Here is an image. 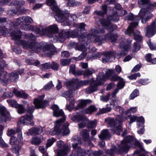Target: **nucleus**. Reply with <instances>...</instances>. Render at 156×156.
Masks as SVG:
<instances>
[{"mask_svg":"<svg viewBox=\"0 0 156 156\" xmlns=\"http://www.w3.org/2000/svg\"><path fill=\"white\" fill-rule=\"evenodd\" d=\"M150 0H138V4L142 8L149 4Z\"/></svg>","mask_w":156,"mask_h":156,"instance_id":"34","label":"nucleus"},{"mask_svg":"<svg viewBox=\"0 0 156 156\" xmlns=\"http://www.w3.org/2000/svg\"><path fill=\"white\" fill-rule=\"evenodd\" d=\"M140 44L137 42H136L134 44V46L133 47V50L134 52L137 51L140 48Z\"/></svg>","mask_w":156,"mask_h":156,"instance_id":"56","label":"nucleus"},{"mask_svg":"<svg viewBox=\"0 0 156 156\" xmlns=\"http://www.w3.org/2000/svg\"><path fill=\"white\" fill-rule=\"evenodd\" d=\"M42 51L44 55L48 57H50L53 55L54 49L48 45H46L43 47Z\"/></svg>","mask_w":156,"mask_h":156,"instance_id":"24","label":"nucleus"},{"mask_svg":"<svg viewBox=\"0 0 156 156\" xmlns=\"http://www.w3.org/2000/svg\"><path fill=\"white\" fill-rule=\"evenodd\" d=\"M72 147L77 151V154L78 156H84L86 154L91 156L93 153L91 150H87L86 152L83 151L80 146H78L77 143L73 144Z\"/></svg>","mask_w":156,"mask_h":156,"instance_id":"14","label":"nucleus"},{"mask_svg":"<svg viewBox=\"0 0 156 156\" xmlns=\"http://www.w3.org/2000/svg\"><path fill=\"white\" fill-rule=\"evenodd\" d=\"M95 71L92 69H88L83 72V75L84 76H88L94 73Z\"/></svg>","mask_w":156,"mask_h":156,"instance_id":"39","label":"nucleus"},{"mask_svg":"<svg viewBox=\"0 0 156 156\" xmlns=\"http://www.w3.org/2000/svg\"><path fill=\"white\" fill-rule=\"evenodd\" d=\"M132 40H128L127 42L128 44H125V42H126L125 40L124 41H122L120 43L119 47L122 49V51L121 52L118 53V58H120L123 55L126 54V51H127L130 48L129 44L131 42Z\"/></svg>","mask_w":156,"mask_h":156,"instance_id":"12","label":"nucleus"},{"mask_svg":"<svg viewBox=\"0 0 156 156\" xmlns=\"http://www.w3.org/2000/svg\"><path fill=\"white\" fill-rule=\"evenodd\" d=\"M22 21L27 23H32L33 22L32 19L30 17L26 16L22 17Z\"/></svg>","mask_w":156,"mask_h":156,"instance_id":"42","label":"nucleus"},{"mask_svg":"<svg viewBox=\"0 0 156 156\" xmlns=\"http://www.w3.org/2000/svg\"><path fill=\"white\" fill-rule=\"evenodd\" d=\"M140 76V74L139 73H138L129 76H128V78L130 80H133L136 79L137 77H139Z\"/></svg>","mask_w":156,"mask_h":156,"instance_id":"59","label":"nucleus"},{"mask_svg":"<svg viewBox=\"0 0 156 156\" xmlns=\"http://www.w3.org/2000/svg\"><path fill=\"white\" fill-rule=\"evenodd\" d=\"M51 68V64L50 63H46L42 64L41 66V69L42 70H45L49 69Z\"/></svg>","mask_w":156,"mask_h":156,"instance_id":"52","label":"nucleus"},{"mask_svg":"<svg viewBox=\"0 0 156 156\" xmlns=\"http://www.w3.org/2000/svg\"><path fill=\"white\" fill-rule=\"evenodd\" d=\"M105 120L111 126V130L113 133H115L118 135H120V132L122 131V126L120 125L115 126V122L114 119L108 118L106 119Z\"/></svg>","mask_w":156,"mask_h":156,"instance_id":"9","label":"nucleus"},{"mask_svg":"<svg viewBox=\"0 0 156 156\" xmlns=\"http://www.w3.org/2000/svg\"><path fill=\"white\" fill-rule=\"evenodd\" d=\"M105 39L111 40L112 42L115 41L117 39V37L111 34H109L106 35Z\"/></svg>","mask_w":156,"mask_h":156,"instance_id":"40","label":"nucleus"},{"mask_svg":"<svg viewBox=\"0 0 156 156\" xmlns=\"http://www.w3.org/2000/svg\"><path fill=\"white\" fill-rule=\"evenodd\" d=\"M111 110L110 107L107 106L105 108H103L101 109L99 112L100 114H104L110 112Z\"/></svg>","mask_w":156,"mask_h":156,"instance_id":"47","label":"nucleus"},{"mask_svg":"<svg viewBox=\"0 0 156 156\" xmlns=\"http://www.w3.org/2000/svg\"><path fill=\"white\" fill-rule=\"evenodd\" d=\"M54 85L52 81H50L45 84L43 88V89L46 90H48L54 87Z\"/></svg>","mask_w":156,"mask_h":156,"instance_id":"35","label":"nucleus"},{"mask_svg":"<svg viewBox=\"0 0 156 156\" xmlns=\"http://www.w3.org/2000/svg\"><path fill=\"white\" fill-rule=\"evenodd\" d=\"M90 80H79L78 79H73L69 81L64 82V84L68 88H70L72 86H74L73 89H72L71 94H73L75 91L80 87L83 86H85L89 83Z\"/></svg>","mask_w":156,"mask_h":156,"instance_id":"6","label":"nucleus"},{"mask_svg":"<svg viewBox=\"0 0 156 156\" xmlns=\"http://www.w3.org/2000/svg\"><path fill=\"white\" fill-rule=\"evenodd\" d=\"M99 22L109 32L113 31L116 28V26L115 25H113L108 20L102 19L100 20Z\"/></svg>","mask_w":156,"mask_h":156,"instance_id":"19","label":"nucleus"},{"mask_svg":"<svg viewBox=\"0 0 156 156\" xmlns=\"http://www.w3.org/2000/svg\"><path fill=\"white\" fill-rule=\"evenodd\" d=\"M42 30L44 32L46 31L45 34H52L58 32V27L57 25L54 24L48 27L45 29H42Z\"/></svg>","mask_w":156,"mask_h":156,"instance_id":"23","label":"nucleus"},{"mask_svg":"<svg viewBox=\"0 0 156 156\" xmlns=\"http://www.w3.org/2000/svg\"><path fill=\"white\" fill-rule=\"evenodd\" d=\"M22 33L18 30H13L11 34V36L13 39L18 41L17 43L22 46L25 49H30L31 50L35 51L36 52H39L41 49V45L40 43L34 41L36 37L33 34L30 33L29 34H26L24 35L25 38L27 39L32 41L29 42L27 41H18L21 37Z\"/></svg>","mask_w":156,"mask_h":156,"instance_id":"1","label":"nucleus"},{"mask_svg":"<svg viewBox=\"0 0 156 156\" xmlns=\"http://www.w3.org/2000/svg\"><path fill=\"white\" fill-rule=\"evenodd\" d=\"M139 92L137 90L135 89L131 94L129 96V99L132 100L138 96Z\"/></svg>","mask_w":156,"mask_h":156,"instance_id":"45","label":"nucleus"},{"mask_svg":"<svg viewBox=\"0 0 156 156\" xmlns=\"http://www.w3.org/2000/svg\"><path fill=\"white\" fill-rule=\"evenodd\" d=\"M76 49L82 51V52H88L87 47H86L84 45L81 44L77 46L76 47Z\"/></svg>","mask_w":156,"mask_h":156,"instance_id":"37","label":"nucleus"},{"mask_svg":"<svg viewBox=\"0 0 156 156\" xmlns=\"http://www.w3.org/2000/svg\"><path fill=\"white\" fill-rule=\"evenodd\" d=\"M5 62L2 59L0 60V82L6 86L8 81L15 82L18 78V75L23 72V70H21L19 71L12 72L9 74V79L6 78V73L3 72V68L5 66Z\"/></svg>","mask_w":156,"mask_h":156,"instance_id":"4","label":"nucleus"},{"mask_svg":"<svg viewBox=\"0 0 156 156\" xmlns=\"http://www.w3.org/2000/svg\"><path fill=\"white\" fill-rule=\"evenodd\" d=\"M105 33V30L104 29H99L98 30L94 29H91L90 31V34H89L87 37L83 34H80V31L76 32L75 31H73L71 34V37L73 38L77 37L79 41H84L87 43H89L90 41H92V38H94V40L93 41L95 43H98V44L101 45L102 40L104 39L99 37H96L97 34H102Z\"/></svg>","mask_w":156,"mask_h":156,"instance_id":"3","label":"nucleus"},{"mask_svg":"<svg viewBox=\"0 0 156 156\" xmlns=\"http://www.w3.org/2000/svg\"><path fill=\"white\" fill-rule=\"evenodd\" d=\"M70 33L68 30H62L59 33L57 40L61 42H63L66 38L69 37Z\"/></svg>","mask_w":156,"mask_h":156,"instance_id":"22","label":"nucleus"},{"mask_svg":"<svg viewBox=\"0 0 156 156\" xmlns=\"http://www.w3.org/2000/svg\"><path fill=\"white\" fill-rule=\"evenodd\" d=\"M126 119V118L122 115L117 116L116 119V122H118L119 124L124 121Z\"/></svg>","mask_w":156,"mask_h":156,"instance_id":"46","label":"nucleus"},{"mask_svg":"<svg viewBox=\"0 0 156 156\" xmlns=\"http://www.w3.org/2000/svg\"><path fill=\"white\" fill-rule=\"evenodd\" d=\"M99 137L102 140L107 139L110 137V135L108 130H103L101 134L99 135Z\"/></svg>","mask_w":156,"mask_h":156,"instance_id":"30","label":"nucleus"},{"mask_svg":"<svg viewBox=\"0 0 156 156\" xmlns=\"http://www.w3.org/2000/svg\"><path fill=\"white\" fill-rule=\"evenodd\" d=\"M111 81H115L118 80H120L122 79L120 77L118 76L117 75L114 74L110 78Z\"/></svg>","mask_w":156,"mask_h":156,"instance_id":"57","label":"nucleus"},{"mask_svg":"<svg viewBox=\"0 0 156 156\" xmlns=\"http://www.w3.org/2000/svg\"><path fill=\"white\" fill-rule=\"evenodd\" d=\"M71 61L69 59H62L60 61L61 64L63 66H65L69 64Z\"/></svg>","mask_w":156,"mask_h":156,"instance_id":"44","label":"nucleus"},{"mask_svg":"<svg viewBox=\"0 0 156 156\" xmlns=\"http://www.w3.org/2000/svg\"><path fill=\"white\" fill-rule=\"evenodd\" d=\"M110 94H107L105 96H101L100 97V99L101 101L104 102H107L108 101L109 98Z\"/></svg>","mask_w":156,"mask_h":156,"instance_id":"53","label":"nucleus"},{"mask_svg":"<svg viewBox=\"0 0 156 156\" xmlns=\"http://www.w3.org/2000/svg\"><path fill=\"white\" fill-rule=\"evenodd\" d=\"M22 28L27 31H32L34 29V27L30 25L25 24L22 26Z\"/></svg>","mask_w":156,"mask_h":156,"instance_id":"41","label":"nucleus"},{"mask_svg":"<svg viewBox=\"0 0 156 156\" xmlns=\"http://www.w3.org/2000/svg\"><path fill=\"white\" fill-rule=\"evenodd\" d=\"M18 141L17 139H16L15 137L14 136H12L10 138V143L12 145H15L18 144Z\"/></svg>","mask_w":156,"mask_h":156,"instance_id":"54","label":"nucleus"},{"mask_svg":"<svg viewBox=\"0 0 156 156\" xmlns=\"http://www.w3.org/2000/svg\"><path fill=\"white\" fill-rule=\"evenodd\" d=\"M20 10L21 9H16V10H10L8 12V14L11 15H13V14H17V12H18L19 11L21 12Z\"/></svg>","mask_w":156,"mask_h":156,"instance_id":"61","label":"nucleus"},{"mask_svg":"<svg viewBox=\"0 0 156 156\" xmlns=\"http://www.w3.org/2000/svg\"><path fill=\"white\" fill-rule=\"evenodd\" d=\"M100 73H102V75H103L105 76V80H102V82L103 83V82L106 80L107 77H111L114 74H115V73L114 70L113 69H108L106 71L105 73V75L104 73L102 72L99 73L98 75H99Z\"/></svg>","mask_w":156,"mask_h":156,"instance_id":"31","label":"nucleus"},{"mask_svg":"<svg viewBox=\"0 0 156 156\" xmlns=\"http://www.w3.org/2000/svg\"><path fill=\"white\" fill-rule=\"evenodd\" d=\"M55 139L54 138H52L48 139L46 146V148H47L51 146L53 144V143L55 141Z\"/></svg>","mask_w":156,"mask_h":156,"instance_id":"43","label":"nucleus"},{"mask_svg":"<svg viewBox=\"0 0 156 156\" xmlns=\"http://www.w3.org/2000/svg\"><path fill=\"white\" fill-rule=\"evenodd\" d=\"M43 132L42 128L41 126L32 128L29 130L28 134L29 135L39 134Z\"/></svg>","mask_w":156,"mask_h":156,"instance_id":"26","label":"nucleus"},{"mask_svg":"<svg viewBox=\"0 0 156 156\" xmlns=\"http://www.w3.org/2000/svg\"><path fill=\"white\" fill-rule=\"evenodd\" d=\"M141 66V64H139L136 65L132 69V72H136L138 71Z\"/></svg>","mask_w":156,"mask_h":156,"instance_id":"64","label":"nucleus"},{"mask_svg":"<svg viewBox=\"0 0 156 156\" xmlns=\"http://www.w3.org/2000/svg\"><path fill=\"white\" fill-rule=\"evenodd\" d=\"M96 108L93 105H91L88 107L85 110V112L87 114H91L97 110Z\"/></svg>","mask_w":156,"mask_h":156,"instance_id":"33","label":"nucleus"},{"mask_svg":"<svg viewBox=\"0 0 156 156\" xmlns=\"http://www.w3.org/2000/svg\"><path fill=\"white\" fill-rule=\"evenodd\" d=\"M39 151L43 154V156H48V154L46 152L44 147L43 146H41L39 147Z\"/></svg>","mask_w":156,"mask_h":156,"instance_id":"62","label":"nucleus"},{"mask_svg":"<svg viewBox=\"0 0 156 156\" xmlns=\"http://www.w3.org/2000/svg\"><path fill=\"white\" fill-rule=\"evenodd\" d=\"M24 2L23 0L20 1H16L13 2H12L10 3L11 5H14L18 7H20L21 5L24 4Z\"/></svg>","mask_w":156,"mask_h":156,"instance_id":"38","label":"nucleus"},{"mask_svg":"<svg viewBox=\"0 0 156 156\" xmlns=\"http://www.w3.org/2000/svg\"><path fill=\"white\" fill-rule=\"evenodd\" d=\"M14 145L13 151V152L15 153L17 155H18L19 154V151L21 148V147L20 145H18V144Z\"/></svg>","mask_w":156,"mask_h":156,"instance_id":"50","label":"nucleus"},{"mask_svg":"<svg viewBox=\"0 0 156 156\" xmlns=\"http://www.w3.org/2000/svg\"><path fill=\"white\" fill-rule=\"evenodd\" d=\"M130 121L129 122V125L131 126V124L133 122L136 121L139 122L144 123V119L142 117H138L135 115L132 116L130 117Z\"/></svg>","mask_w":156,"mask_h":156,"instance_id":"29","label":"nucleus"},{"mask_svg":"<svg viewBox=\"0 0 156 156\" xmlns=\"http://www.w3.org/2000/svg\"><path fill=\"white\" fill-rule=\"evenodd\" d=\"M72 90L71 91H67L64 94V96L66 99L69 101V104L66 105V108L69 111H71L74 107L75 101L73 97V94H71Z\"/></svg>","mask_w":156,"mask_h":156,"instance_id":"13","label":"nucleus"},{"mask_svg":"<svg viewBox=\"0 0 156 156\" xmlns=\"http://www.w3.org/2000/svg\"><path fill=\"white\" fill-rule=\"evenodd\" d=\"M115 52L114 51H109L103 52V57L102 58V61L103 63H106L111 61V59L113 58L115 56H116L117 58L118 54L117 55H115Z\"/></svg>","mask_w":156,"mask_h":156,"instance_id":"17","label":"nucleus"},{"mask_svg":"<svg viewBox=\"0 0 156 156\" xmlns=\"http://www.w3.org/2000/svg\"><path fill=\"white\" fill-rule=\"evenodd\" d=\"M88 125L89 127L91 128H94L96 126V120L90 121L88 122Z\"/></svg>","mask_w":156,"mask_h":156,"instance_id":"63","label":"nucleus"},{"mask_svg":"<svg viewBox=\"0 0 156 156\" xmlns=\"http://www.w3.org/2000/svg\"><path fill=\"white\" fill-rule=\"evenodd\" d=\"M80 135L82 139L84 141L89 142V145L90 146L93 145V144L90 142L89 140V131L86 129H83L80 133Z\"/></svg>","mask_w":156,"mask_h":156,"instance_id":"25","label":"nucleus"},{"mask_svg":"<svg viewBox=\"0 0 156 156\" xmlns=\"http://www.w3.org/2000/svg\"><path fill=\"white\" fill-rule=\"evenodd\" d=\"M58 147L61 149L57 152L60 154L67 155L70 150V148L67 144H64L62 140H59L57 143Z\"/></svg>","mask_w":156,"mask_h":156,"instance_id":"15","label":"nucleus"},{"mask_svg":"<svg viewBox=\"0 0 156 156\" xmlns=\"http://www.w3.org/2000/svg\"><path fill=\"white\" fill-rule=\"evenodd\" d=\"M74 121H81L78 124V126L80 129L84 128L86 125L87 121L86 119H82L80 116L77 115H73L71 118Z\"/></svg>","mask_w":156,"mask_h":156,"instance_id":"20","label":"nucleus"},{"mask_svg":"<svg viewBox=\"0 0 156 156\" xmlns=\"http://www.w3.org/2000/svg\"><path fill=\"white\" fill-rule=\"evenodd\" d=\"M33 116L25 115L22 117L20 119V122L21 123L26 125L30 124L31 126H33L34 122L33 121Z\"/></svg>","mask_w":156,"mask_h":156,"instance_id":"21","label":"nucleus"},{"mask_svg":"<svg viewBox=\"0 0 156 156\" xmlns=\"http://www.w3.org/2000/svg\"><path fill=\"white\" fill-rule=\"evenodd\" d=\"M105 79V76L102 75V73H100L97 76L96 80L92 79L90 80L89 86L86 89L85 93L89 94L97 91V86L102 84L103 83L102 80H104Z\"/></svg>","mask_w":156,"mask_h":156,"instance_id":"5","label":"nucleus"},{"mask_svg":"<svg viewBox=\"0 0 156 156\" xmlns=\"http://www.w3.org/2000/svg\"><path fill=\"white\" fill-rule=\"evenodd\" d=\"M61 17L62 18L63 20L61 21H58L59 22H66L67 24L69 22V20H71V19H72L73 21L76 20L77 18L75 14L72 15H70L68 13H64L62 11L61 12Z\"/></svg>","mask_w":156,"mask_h":156,"instance_id":"18","label":"nucleus"},{"mask_svg":"<svg viewBox=\"0 0 156 156\" xmlns=\"http://www.w3.org/2000/svg\"><path fill=\"white\" fill-rule=\"evenodd\" d=\"M137 22H133L130 24L128 27L125 32V34L130 35L133 34L134 35V39L137 41H140L142 39V37L140 32L138 30H133V28L138 25Z\"/></svg>","mask_w":156,"mask_h":156,"instance_id":"7","label":"nucleus"},{"mask_svg":"<svg viewBox=\"0 0 156 156\" xmlns=\"http://www.w3.org/2000/svg\"><path fill=\"white\" fill-rule=\"evenodd\" d=\"M13 93L17 97L26 99L28 97V95L23 91H18L17 89H14Z\"/></svg>","mask_w":156,"mask_h":156,"instance_id":"28","label":"nucleus"},{"mask_svg":"<svg viewBox=\"0 0 156 156\" xmlns=\"http://www.w3.org/2000/svg\"><path fill=\"white\" fill-rule=\"evenodd\" d=\"M41 142L40 139L37 137H34L32 138L31 143L35 145H38Z\"/></svg>","mask_w":156,"mask_h":156,"instance_id":"49","label":"nucleus"},{"mask_svg":"<svg viewBox=\"0 0 156 156\" xmlns=\"http://www.w3.org/2000/svg\"><path fill=\"white\" fill-rule=\"evenodd\" d=\"M147 44L151 50L156 49V44H152L150 41L147 42Z\"/></svg>","mask_w":156,"mask_h":156,"instance_id":"60","label":"nucleus"},{"mask_svg":"<svg viewBox=\"0 0 156 156\" xmlns=\"http://www.w3.org/2000/svg\"><path fill=\"white\" fill-rule=\"evenodd\" d=\"M92 101L90 99L82 100H81L80 102L77 105L76 107V109L77 110L80 108H82L85 106L91 103Z\"/></svg>","mask_w":156,"mask_h":156,"instance_id":"27","label":"nucleus"},{"mask_svg":"<svg viewBox=\"0 0 156 156\" xmlns=\"http://www.w3.org/2000/svg\"><path fill=\"white\" fill-rule=\"evenodd\" d=\"M107 20L113 21H117L119 20V18L116 15H113L110 16L108 17L107 19Z\"/></svg>","mask_w":156,"mask_h":156,"instance_id":"48","label":"nucleus"},{"mask_svg":"<svg viewBox=\"0 0 156 156\" xmlns=\"http://www.w3.org/2000/svg\"><path fill=\"white\" fill-rule=\"evenodd\" d=\"M14 104L13 106H15V108L17 109V112L19 114H23L25 112V110L24 107L22 105L18 104L16 106Z\"/></svg>","mask_w":156,"mask_h":156,"instance_id":"32","label":"nucleus"},{"mask_svg":"<svg viewBox=\"0 0 156 156\" xmlns=\"http://www.w3.org/2000/svg\"><path fill=\"white\" fill-rule=\"evenodd\" d=\"M47 4L48 5L51 6V9L56 14L54 16L55 18L57 21H61L63 20L61 16V11L57 6L55 0H47Z\"/></svg>","mask_w":156,"mask_h":156,"instance_id":"8","label":"nucleus"},{"mask_svg":"<svg viewBox=\"0 0 156 156\" xmlns=\"http://www.w3.org/2000/svg\"><path fill=\"white\" fill-rule=\"evenodd\" d=\"M51 108L53 111L54 116L56 117L62 116L63 118L56 121L54 129L51 130L50 133L53 135L62 134L63 136L69 134L70 131L68 128L69 126L68 123H66L65 126H64L62 127V129L60 128L62 123L64 122L66 119V117L64 116L63 112L62 110L59 109L58 107L56 105H53L52 107Z\"/></svg>","mask_w":156,"mask_h":156,"instance_id":"2","label":"nucleus"},{"mask_svg":"<svg viewBox=\"0 0 156 156\" xmlns=\"http://www.w3.org/2000/svg\"><path fill=\"white\" fill-rule=\"evenodd\" d=\"M51 68L54 70H57L59 67V65L55 62H52L51 64Z\"/></svg>","mask_w":156,"mask_h":156,"instance_id":"58","label":"nucleus"},{"mask_svg":"<svg viewBox=\"0 0 156 156\" xmlns=\"http://www.w3.org/2000/svg\"><path fill=\"white\" fill-rule=\"evenodd\" d=\"M145 10L144 8L142 9L139 12L138 16L140 18H145Z\"/></svg>","mask_w":156,"mask_h":156,"instance_id":"55","label":"nucleus"},{"mask_svg":"<svg viewBox=\"0 0 156 156\" xmlns=\"http://www.w3.org/2000/svg\"><path fill=\"white\" fill-rule=\"evenodd\" d=\"M44 97V95H42L40 96L38 98L34 99V103L36 108H43L48 105V101L43 100Z\"/></svg>","mask_w":156,"mask_h":156,"instance_id":"11","label":"nucleus"},{"mask_svg":"<svg viewBox=\"0 0 156 156\" xmlns=\"http://www.w3.org/2000/svg\"><path fill=\"white\" fill-rule=\"evenodd\" d=\"M132 137L130 136H128L126 137L124 140L121 142L119 150L118 152L121 153L122 152L127 153L129 149V147L127 145V143L132 141Z\"/></svg>","mask_w":156,"mask_h":156,"instance_id":"10","label":"nucleus"},{"mask_svg":"<svg viewBox=\"0 0 156 156\" xmlns=\"http://www.w3.org/2000/svg\"><path fill=\"white\" fill-rule=\"evenodd\" d=\"M144 29L146 32L145 35L148 37L153 36L156 31V23L153 22L151 25H148L145 27Z\"/></svg>","mask_w":156,"mask_h":156,"instance_id":"16","label":"nucleus"},{"mask_svg":"<svg viewBox=\"0 0 156 156\" xmlns=\"http://www.w3.org/2000/svg\"><path fill=\"white\" fill-rule=\"evenodd\" d=\"M16 133L17 135V140L18 142H21L23 140L22 133L19 129H17L16 130Z\"/></svg>","mask_w":156,"mask_h":156,"instance_id":"36","label":"nucleus"},{"mask_svg":"<svg viewBox=\"0 0 156 156\" xmlns=\"http://www.w3.org/2000/svg\"><path fill=\"white\" fill-rule=\"evenodd\" d=\"M125 85V83L123 81L122 79H121L119 80L117 85V88L120 90Z\"/></svg>","mask_w":156,"mask_h":156,"instance_id":"51","label":"nucleus"}]
</instances>
